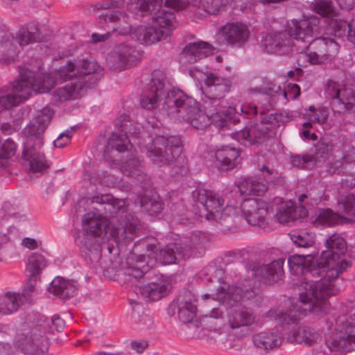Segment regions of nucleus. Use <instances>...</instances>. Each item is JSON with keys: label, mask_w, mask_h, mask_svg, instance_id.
Masks as SVG:
<instances>
[{"label": "nucleus", "mask_w": 355, "mask_h": 355, "mask_svg": "<svg viewBox=\"0 0 355 355\" xmlns=\"http://www.w3.org/2000/svg\"><path fill=\"white\" fill-rule=\"evenodd\" d=\"M121 117L123 122L121 123L119 119H117L116 130L107 141L104 157L116 163L123 174L141 181L144 177L141 162L137 157L135 150H132V146L127 132L129 116L124 115Z\"/></svg>", "instance_id": "obj_9"}, {"label": "nucleus", "mask_w": 355, "mask_h": 355, "mask_svg": "<svg viewBox=\"0 0 355 355\" xmlns=\"http://www.w3.org/2000/svg\"><path fill=\"white\" fill-rule=\"evenodd\" d=\"M178 92H182L173 87V83L166 77L161 70H154L152 73L151 80L148 84V88L144 91L140 96L139 105L141 107L148 112L157 114L165 112L170 118L179 121H182L183 113L177 110V114H173L174 103L173 99Z\"/></svg>", "instance_id": "obj_11"}, {"label": "nucleus", "mask_w": 355, "mask_h": 355, "mask_svg": "<svg viewBox=\"0 0 355 355\" xmlns=\"http://www.w3.org/2000/svg\"><path fill=\"white\" fill-rule=\"evenodd\" d=\"M345 218L333 211L331 209H319L312 223L318 227H331L343 224Z\"/></svg>", "instance_id": "obj_36"}, {"label": "nucleus", "mask_w": 355, "mask_h": 355, "mask_svg": "<svg viewBox=\"0 0 355 355\" xmlns=\"http://www.w3.org/2000/svg\"><path fill=\"white\" fill-rule=\"evenodd\" d=\"M231 0H192V5L196 8L193 21L196 23L209 15H218L225 10Z\"/></svg>", "instance_id": "obj_30"}, {"label": "nucleus", "mask_w": 355, "mask_h": 355, "mask_svg": "<svg viewBox=\"0 0 355 355\" xmlns=\"http://www.w3.org/2000/svg\"><path fill=\"white\" fill-rule=\"evenodd\" d=\"M94 198L93 202L105 204L106 213L112 215L109 221L102 214L91 211L86 213L82 218L83 232L80 233L76 239L81 252L85 254L91 261H98L101 256L102 245L107 241H113L119 248L123 243L130 242L136 236L137 223L133 218L130 220L127 215L117 211L116 208L108 205L112 204L116 198L108 196Z\"/></svg>", "instance_id": "obj_5"}, {"label": "nucleus", "mask_w": 355, "mask_h": 355, "mask_svg": "<svg viewBox=\"0 0 355 355\" xmlns=\"http://www.w3.org/2000/svg\"><path fill=\"white\" fill-rule=\"evenodd\" d=\"M147 250L149 252L148 254L137 259L135 263H132L133 259L130 257L127 259L126 266L122 265V269L126 275L132 276L135 278L141 277L144 273L157 263L172 264L191 255L187 245L177 243H169L162 248L159 243H148Z\"/></svg>", "instance_id": "obj_12"}, {"label": "nucleus", "mask_w": 355, "mask_h": 355, "mask_svg": "<svg viewBox=\"0 0 355 355\" xmlns=\"http://www.w3.org/2000/svg\"><path fill=\"white\" fill-rule=\"evenodd\" d=\"M124 1H111L110 3L104 4L102 7L104 9H107L110 8H119L121 6L123 5Z\"/></svg>", "instance_id": "obj_61"}, {"label": "nucleus", "mask_w": 355, "mask_h": 355, "mask_svg": "<svg viewBox=\"0 0 355 355\" xmlns=\"http://www.w3.org/2000/svg\"><path fill=\"white\" fill-rule=\"evenodd\" d=\"M274 205L276 206V214H273L272 216H275L282 224H288L290 222L301 220L308 215V211L305 207L302 205L297 207L293 202L284 201L279 197L275 198L270 205L272 209Z\"/></svg>", "instance_id": "obj_23"}, {"label": "nucleus", "mask_w": 355, "mask_h": 355, "mask_svg": "<svg viewBox=\"0 0 355 355\" xmlns=\"http://www.w3.org/2000/svg\"><path fill=\"white\" fill-rule=\"evenodd\" d=\"M190 76L200 83L204 82L206 91L202 93L210 99V103L205 107L206 113L202 112L197 101L183 92H178L171 113L177 114V110L183 113L182 121L187 122L196 130H204L209 123L218 128L226 126L229 122L236 123L240 121L237 109L228 106L221 98L227 94L231 88L232 80L230 78H221L214 73L203 71L198 68H192L189 71ZM201 90L202 89L201 88Z\"/></svg>", "instance_id": "obj_3"}, {"label": "nucleus", "mask_w": 355, "mask_h": 355, "mask_svg": "<svg viewBox=\"0 0 355 355\" xmlns=\"http://www.w3.org/2000/svg\"><path fill=\"white\" fill-rule=\"evenodd\" d=\"M347 148L344 152L340 150V146L320 141L315 145V157L329 159L326 169L330 175L340 174L347 170L349 165L355 162V148Z\"/></svg>", "instance_id": "obj_17"}, {"label": "nucleus", "mask_w": 355, "mask_h": 355, "mask_svg": "<svg viewBox=\"0 0 355 355\" xmlns=\"http://www.w3.org/2000/svg\"><path fill=\"white\" fill-rule=\"evenodd\" d=\"M112 206L113 208H116L117 211H121L124 214L127 215V218L130 220L134 219L135 222L137 220L131 216V212H137L141 209L147 211L150 215L156 214L161 211L163 209V202L160 198L157 196H152L151 198H148L146 196L139 195L138 196L137 201L130 202L123 199H115L113 200L112 204L108 205V207ZM138 227V224H137ZM139 230V227L136 231V234Z\"/></svg>", "instance_id": "obj_20"}, {"label": "nucleus", "mask_w": 355, "mask_h": 355, "mask_svg": "<svg viewBox=\"0 0 355 355\" xmlns=\"http://www.w3.org/2000/svg\"><path fill=\"white\" fill-rule=\"evenodd\" d=\"M193 198L203 208V215L206 220L211 223H221L228 217L234 216L236 213V200H230L223 207L225 200L219 193L199 188L193 191ZM200 217L202 216L200 214Z\"/></svg>", "instance_id": "obj_14"}, {"label": "nucleus", "mask_w": 355, "mask_h": 355, "mask_svg": "<svg viewBox=\"0 0 355 355\" xmlns=\"http://www.w3.org/2000/svg\"><path fill=\"white\" fill-rule=\"evenodd\" d=\"M224 270L221 268L214 270V275L207 279L214 284L216 293H207L202 295V299L205 300L212 299L214 300L226 302L230 306L228 310L229 323L232 329L247 327L253 324L254 317L248 309H237L236 303L252 299L255 293L253 290H245L239 286H230L223 280Z\"/></svg>", "instance_id": "obj_8"}, {"label": "nucleus", "mask_w": 355, "mask_h": 355, "mask_svg": "<svg viewBox=\"0 0 355 355\" xmlns=\"http://www.w3.org/2000/svg\"><path fill=\"white\" fill-rule=\"evenodd\" d=\"M284 259H278L269 264L260 266L254 272L256 276H260L268 282H275L283 273Z\"/></svg>", "instance_id": "obj_35"}, {"label": "nucleus", "mask_w": 355, "mask_h": 355, "mask_svg": "<svg viewBox=\"0 0 355 355\" xmlns=\"http://www.w3.org/2000/svg\"><path fill=\"white\" fill-rule=\"evenodd\" d=\"M336 3L338 4L341 9L345 10H351L354 7V0H336Z\"/></svg>", "instance_id": "obj_59"}, {"label": "nucleus", "mask_w": 355, "mask_h": 355, "mask_svg": "<svg viewBox=\"0 0 355 355\" xmlns=\"http://www.w3.org/2000/svg\"><path fill=\"white\" fill-rule=\"evenodd\" d=\"M339 210L349 218H355V196L347 194L338 200Z\"/></svg>", "instance_id": "obj_44"}, {"label": "nucleus", "mask_w": 355, "mask_h": 355, "mask_svg": "<svg viewBox=\"0 0 355 355\" xmlns=\"http://www.w3.org/2000/svg\"><path fill=\"white\" fill-rule=\"evenodd\" d=\"M214 48L207 42L196 41L187 44L183 49L180 60L182 63L194 62L212 53Z\"/></svg>", "instance_id": "obj_29"}, {"label": "nucleus", "mask_w": 355, "mask_h": 355, "mask_svg": "<svg viewBox=\"0 0 355 355\" xmlns=\"http://www.w3.org/2000/svg\"><path fill=\"white\" fill-rule=\"evenodd\" d=\"M261 48L264 52L279 55L288 53L291 49L290 41L282 32L267 33L263 37Z\"/></svg>", "instance_id": "obj_28"}, {"label": "nucleus", "mask_w": 355, "mask_h": 355, "mask_svg": "<svg viewBox=\"0 0 355 355\" xmlns=\"http://www.w3.org/2000/svg\"><path fill=\"white\" fill-rule=\"evenodd\" d=\"M98 68L99 65L94 60L79 58L67 61L58 70L49 74H39L28 67H22L19 69V78L11 85L10 93L0 98V107L9 109L26 100L33 92H49L58 80H70L71 82L54 92V101L62 102L77 98L87 86L85 76L96 72Z\"/></svg>", "instance_id": "obj_2"}, {"label": "nucleus", "mask_w": 355, "mask_h": 355, "mask_svg": "<svg viewBox=\"0 0 355 355\" xmlns=\"http://www.w3.org/2000/svg\"><path fill=\"white\" fill-rule=\"evenodd\" d=\"M138 59V53L133 47L121 44L109 54L106 61L112 69L122 71L135 64Z\"/></svg>", "instance_id": "obj_24"}, {"label": "nucleus", "mask_w": 355, "mask_h": 355, "mask_svg": "<svg viewBox=\"0 0 355 355\" xmlns=\"http://www.w3.org/2000/svg\"><path fill=\"white\" fill-rule=\"evenodd\" d=\"M39 26L32 22L21 27L16 33V39L7 32L0 31V64H9L19 57V46H26L43 40Z\"/></svg>", "instance_id": "obj_13"}, {"label": "nucleus", "mask_w": 355, "mask_h": 355, "mask_svg": "<svg viewBox=\"0 0 355 355\" xmlns=\"http://www.w3.org/2000/svg\"><path fill=\"white\" fill-rule=\"evenodd\" d=\"M254 345L263 349H271L281 345L283 337L282 334L274 331H261L255 334L252 338Z\"/></svg>", "instance_id": "obj_32"}, {"label": "nucleus", "mask_w": 355, "mask_h": 355, "mask_svg": "<svg viewBox=\"0 0 355 355\" xmlns=\"http://www.w3.org/2000/svg\"><path fill=\"white\" fill-rule=\"evenodd\" d=\"M310 113L308 116V121L303 123L304 128H313V125H319L324 130L329 127L328 123L329 111L323 107H315L311 105L309 108Z\"/></svg>", "instance_id": "obj_39"}, {"label": "nucleus", "mask_w": 355, "mask_h": 355, "mask_svg": "<svg viewBox=\"0 0 355 355\" xmlns=\"http://www.w3.org/2000/svg\"><path fill=\"white\" fill-rule=\"evenodd\" d=\"M146 150L147 156L153 164L162 166L173 161L179 163L182 144L178 137L159 135L147 145Z\"/></svg>", "instance_id": "obj_16"}, {"label": "nucleus", "mask_w": 355, "mask_h": 355, "mask_svg": "<svg viewBox=\"0 0 355 355\" xmlns=\"http://www.w3.org/2000/svg\"><path fill=\"white\" fill-rule=\"evenodd\" d=\"M27 282L24 287V295H28L31 292H33L37 286V282L40 278L38 275L32 276L31 274H27Z\"/></svg>", "instance_id": "obj_48"}, {"label": "nucleus", "mask_w": 355, "mask_h": 355, "mask_svg": "<svg viewBox=\"0 0 355 355\" xmlns=\"http://www.w3.org/2000/svg\"><path fill=\"white\" fill-rule=\"evenodd\" d=\"M209 155L216 168L226 171L236 166L240 151L232 145H218L209 151Z\"/></svg>", "instance_id": "obj_25"}, {"label": "nucleus", "mask_w": 355, "mask_h": 355, "mask_svg": "<svg viewBox=\"0 0 355 355\" xmlns=\"http://www.w3.org/2000/svg\"><path fill=\"white\" fill-rule=\"evenodd\" d=\"M291 239L298 247L309 248L315 243V234L306 230H293L289 234Z\"/></svg>", "instance_id": "obj_41"}, {"label": "nucleus", "mask_w": 355, "mask_h": 355, "mask_svg": "<svg viewBox=\"0 0 355 355\" xmlns=\"http://www.w3.org/2000/svg\"><path fill=\"white\" fill-rule=\"evenodd\" d=\"M327 303L328 307L325 311L322 304H318L322 311V312L319 311V314H315L312 311L307 309L300 318L292 321L291 320L293 318L292 315L296 314L297 316L299 313L297 311H301L302 308L307 306L300 302L299 300L294 304L291 298H287L281 305L270 309L268 313V317L277 320L284 325L297 322L306 315L307 312H310L317 317L324 316L326 329L323 328L322 331H315L311 327H300L293 334L292 338H288V340L291 342L311 345L321 338L322 333L324 332L329 335L326 338V344L329 351L335 353L334 355L353 350L355 347V313L349 316L347 315L337 316L327 301Z\"/></svg>", "instance_id": "obj_4"}, {"label": "nucleus", "mask_w": 355, "mask_h": 355, "mask_svg": "<svg viewBox=\"0 0 355 355\" xmlns=\"http://www.w3.org/2000/svg\"><path fill=\"white\" fill-rule=\"evenodd\" d=\"M121 17H123L121 12L119 10H112L101 15L99 16V20L105 21L108 20L109 21L112 22L116 20H120Z\"/></svg>", "instance_id": "obj_49"}, {"label": "nucleus", "mask_w": 355, "mask_h": 355, "mask_svg": "<svg viewBox=\"0 0 355 355\" xmlns=\"http://www.w3.org/2000/svg\"><path fill=\"white\" fill-rule=\"evenodd\" d=\"M237 188L240 192V197L236 201L240 205H236L237 211L234 216L241 215L248 224L265 228L268 224V219L273 215L272 206L262 199L244 198V196H261L267 191V184L248 177L238 182Z\"/></svg>", "instance_id": "obj_10"}, {"label": "nucleus", "mask_w": 355, "mask_h": 355, "mask_svg": "<svg viewBox=\"0 0 355 355\" xmlns=\"http://www.w3.org/2000/svg\"><path fill=\"white\" fill-rule=\"evenodd\" d=\"M42 146H37L34 140L25 139L22 150V158L28 162L29 169L33 173H42L49 167V164L44 155L39 150Z\"/></svg>", "instance_id": "obj_26"}, {"label": "nucleus", "mask_w": 355, "mask_h": 355, "mask_svg": "<svg viewBox=\"0 0 355 355\" xmlns=\"http://www.w3.org/2000/svg\"><path fill=\"white\" fill-rule=\"evenodd\" d=\"M239 110L242 114L248 117L254 116L258 112V107L257 106L248 103H245L239 107Z\"/></svg>", "instance_id": "obj_51"}, {"label": "nucleus", "mask_w": 355, "mask_h": 355, "mask_svg": "<svg viewBox=\"0 0 355 355\" xmlns=\"http://www.w3.org/2000/svg\"><path fill=\"white\" fill-rule=\"evenodd\" d=\"M218 33L227 46L241 49L250 39V29L248 23L241 20H233L221 26Z\"/></svg>", "instance_id": "obj_21"}, {"label": "nucleus", "mask_w": 355, "mask_h": 355, "mask_svg": "<svg viewBox=\"0 0 355 355\" xmlns=\"http://www.w3.org/2000/svg\"><path fill=\"white\" fill-rule=\"evenodd\" d=\"M282 92L283 87L272 81L263 82L260 86H256L249 89L250 94L270 97L275 103H280L279 95Z\"/></svg>", "instance_id": "obj_38"}, {"label": "nucleus", "mask_w": 355, "mask_h": 355, "mask_svg": "<svg viewBox=\"0 0 355 355\" xmlns=\"http://www.w3.org/2000/svg\"><path fill=\"white\" fill-rule=\"evenodd\" d=\"M132 321L137 325V327L141 330H146L150 328L153 321L149 315L146 313L144 305L139 302H134L132 304Z\"/></svg>", "instance_id": "obj_40"}, {"label": "nucleus", "mask_w": 355, "mask_h": 355, "mask_svg": "<svg viewBox=\"0 0 355 355\" xmlns=\"http://www.w3.org/2000/svg\"><path fill=\"white\" fill-rule=\"evenodd\" d=\"M76 289V283L74 281L65 279L61 277L54 278L50 286L51 292L62 299L72 297Z\"/></svg>", "instance_id": "obj_33"}, {"label": "nucleus", "mask_w": 355, "mask_h": 355, "mask_svg": "<svg viewBox=\"0 0 355 355\" xmlns=\"http://www.w3.org/2000/svg\"><path fill=\"white\" fill-rule=\"evenodd\" d=\"M325 97L331 100L334 112H355V90L332 80L327 83Z\"/></svg>", "instance_id": "obj_19"}, {"label": "nucleus", "mask_w": 355, "mask_h": 355, "mask_svg": "<svg viewBox=\"0 0 355 355\" xmlns=\"http://www.w3.org/2000/svg\"><path fill=\"white\" fill-rule=\"evenodd\" d=\"M259 171L261 172L266 183L275 182L279 177V173L277 171L270 168L266 165L262 166Z\"/></svg>", "instance_id": "obj_47"}, {"label": "nucleus", "mask_w": 355, "mask_h": 355, "mask_svg": "<svg viewBox=\"0 0 355 355\" xmlns=\"http://www.w3.org/2000/svg\"><path fill=\"white\" fill-rule=\"evenodd\" d=\"M17 345L25 354L40 355L47 350L48 341L45 336H41L38 338L35 336L18 340Z\"/></svg>", "instance_id": "obj_34"}, {"label": "nucleus", "mask_w": 355, "mask_h": 355, "mask_svg": "<svg viewBox=\"0 0 355 355\" xmlns=\"http://www.w3.org/2000/svg\"><path fill=\"white\" fill-rule=\"evenodd\" d=\"M131 347L137 353H142L148 347V344L146 340H135L131 342Z\"/></svg>", "instance_id": "obj_53"}, {"label": "nucleus", "mask_w": 355, "mask_h": 355, "mask_svg": "<svg viewBox=\"0 0 355 355\" xmlns=\"http://www.w3.org/2000/svg\"><path fill=\"white\" fill-rule=\"evenodd\" d=\"M41 241L33 238L26 237L21 241V245L30 250H35L40 247Z\"/></svg>", "instance_id": "obj_52"}, {"label": "nucleus", "mask_w": 355, "mask_h": 355, "mask_svg": "<svg viewBox=\"0 0 355 355\" xmlns=\"http://www.w3.org/2000/svg\"><path fill=\"white\" fill-rule=\"evenodd\" d=\"M343 184L347 187H352L355 186V177H348L345 180H342Z\"/></svg>", "instance_id": "obj_63"}, {"label": "nucleus", "mask_w": 355, "mask_h": 355, "mask_svg": "<svg viewBox=\"0 0 355 355\" xmlns=\"http://www.w3.org/2000/svg\"><path fill=\"white\" fill-rule=\"evenodd\" d=\"M17 144L11 139L0 140V166H6L15 156Z\"/></svg>", "instance_id": "obj_42"}, {"label": "nucleus", "mask_w": 355, "mask_h": 355, "mask_svg": "<svg viewBox=\"0 0 355 355\" xmlns=\"http://www.w3.org/2000/svg\"><path fill=\"white\" fill-rule=\"evenodd\" d=\"M46 263L43 255L33 253L28 258L26 272L31 275H40L42 270L46 267Z\"/></svg>", "instance_id": "obj_43"}, {"label": "nucleus", "mask_w": 355, "mask_h": 355, "mask_svg": "<svg viewBox=\"0 0 355 355\" xmlns=\"http://www.w3.org/2000/svg\"><path fill=\"white\" fill-rule=\"evenodd\" d=\"M74 133V128L71 127L63 132L60 133L57 139L53 141V144L55 148H63L71 141V139Z\"/></svg>", "instance_id": "obj_46"}, {"label": "nucleus", "mask_w": 355, "mask_h": 355, "mask_svg": "<svg viewBox=\"0 0 355 355\" xmlns=\"http://www.w3.org/2000/svg\"><path fill=\"white\" fill-rule=\"evenodd\" d=\"M303 128L304 130L300 132V137L302 139L311 141L317 140V135L314 132H311L309 130V128Z\"/></svg>", "instance_id": "obj_58"}, {"label": "nucleus", "mask_w": 355, "mask_h": 355, "mask_svg": "<svg viewBox=\"0 0 355 355\" xmlns=\"http://www.w3.org/2000/svg\"><path fill=\"white\" fill-rule=\"evenodd\" d=\"M302 76V70L299 68L295 69V71H289L287 73V76L289 78H293L296 79L297 80H299L300 77Z\"/></svg>", "instance_id": "obj_62"}, {"label": "nucleus", "mask_w": 355, "mask_h": 355, "mask_svg": "<svg viewBox=\"0 0 355 355\" xmlns=\"http://www.w3.org/2000/svg\"><path fill=\"white\" fill-rule=\"evenodd\" d=\"M320 22V18L315 15H304L300 19H293L286 23L285 31L290 37L309 43L306 50L298 54L297 62L300 67L326 64L339 51L340 46L334 39L318 37L322 32Z\"/></svg>", "instance_id": "obj_6"}, {"label": "nucleus", "mask_w": 355, "mask_h": 355, "mask_svg": "<svg viewBox=\"0 0 355 355\" xmlns=\"http://www.w3.org/2000/svg\"><path fill=\"white\" fill-rule=\"evenodd\" d=\"M326 250L315 259L312 254H293L288 259L290 271L294 275L310 273L312 276H320L319 281H304L298 286L299 301L306 308L298 310L297 316L292 315V321L300 318L307 309L315 314L322 312L319 304L325 309L328 307L327 297L334 295L338 289L334 284L340 274L351 266L345 259L347 243L338 234L330 235L324 243Z\"/></svg>", "instance_id": "obj_1"}, {"label": "nucleus", "mask_w": 355, "mask_h": 355, "mask_svg": "<svg viewBox=\"0 0 355 355\" xmlns=\"http://www.w3.org/2000/svg\"><path fill=\"white\" fill-rule=\"evenodd\" d=\"M348 33L347 40L349 42L355 44V18L352 19L347 24Z\"/></svg>", "instance_id": "obj_55"}, {"label": "nucleus", "mask_w": 355, "mask_h": 355, "mask_svg": "<svg viewBox=\"0 0 355 355\" xmlns=\"http://www.w3.org/2000/svg\"><path fill=\"white\" fill-rule=\"evenodd\" d=\"M53 114L51 109L47 106L37 111L34 121L28 125L23 131L25 139L34 140L37 146H42L43 133L48 126Z\"/></svg>", "instance_id": "obj_22"}, {"label": "nucleus", "mask_w": 355, "mask_h": 355, "mask_svg": "<svg viewBox=\"0 0 355 355\" xmlns=\"http://www.w3.org/2000/svg\"><path fill=\"white\" fill-rule=\"evenodd\" d=\"M309 8L325 19L327 29L335 36H345L347 22L340 17V10L332 0H313L310 3Z\"/></svg>", "instance_id": "obj_18"}, {"label": "nucleus", "mask_w": 355, "mask_h": 355, "mask_svg": "<svg viewBox=\"0 0 355 355\" xmlns=\"http://www.w3.org/2000/svg\"><path fill=\"white\" fill-rule=\"evenodd\" d=\"M171 288V284L169 280L162 277L156 282L141 286L139 291L144 297L155 301L166 295Z\"/></svg>", "instance_id": "obj_31"}, {"label": "nucleus", "mask_w": 355, "mask_h": 355, "mask_svg": "<svg viewBox=\"0 0 355 355\" xmlns=\"http://www.w3.org/2000/svg\"><path fill=\"white\" fill-rule=\"evenodd\" d=\"M51 323L53 325V327L57 331H61L64 329L65 322L64 320H62L60 317L58 315H54L51 318Z\"/></svg>", "instance_id": "obj_56"}, {"label": "nucleus", "mask_w": 355, "mask_h": 355, "mask_svg": "<svg viewBox=\"0 0 355 355\" xmlns=\"http://www.w3.org/2000/svg\"><path fill=\"white\" fill-rule=\"evenodd\" d=\"M17 232V229L14 227H11L8 230V234L0 231V245L8 243L10 240V234H15Z\"/></svg>", "instance_id": "obj_57"}, {"label": "nucleus", "mask_w": 355, "mask_h": 355, "mask_svg": "<svg viewBox=\"0 0 355 355\" xmlns=\"http://www.w3.org/2000/svg\"><path fill=\"white\" fill-rule=\"evenodd\" d=\"M291 118V116L285 111L268 114L260 118V123L233 132L232 138L245 146L259 144L268 137L271 128L280 126L288 122Z\"/></svg>", "instance_id": "obj_15"}, {"label": "nucleus", "mask_w": 355, "mask_h": 355, "mask_svg": "<svg viewBox=\"0 0 355 355\" xmlns=\"http://www.w3.org/2000/svg\"><path fill=\"white\" fill-rule=\"evenodd\" d=\"M222 313L223 312L220 311V309H213L211 311H210V318H220L221 315H222Z\"/></svg>", "instance_id": "obj_64"}, {"label": "nucleus", "mask_w": 355, "mask_h": 355, "mask_svg": "<svg viewBox=\"0 0 355 355\" xmlns=\"http://www.w3.org/2000/svg\"><path fill=\"white\" fill-rule=\"evenodd\" d=\"M21 295L19 293L8 291L0 293V313L4 315L17 311L21 304Z\"/></svg>", "instance_id": "obj_37"}, {"label": "nucleus", "mask_w": 355, "mask_h": 355, "mask_svg": "<svg viewBox=\"0 0 355 355\" xmlns=\"http://www.w3.org/2000/svg\"><path fill=\"white\" fill-rule=\"evenodd\" d=\"M300 94V88L297 84H289L287 87H283V92L279 95L280 103L285 104L291 100L295 99Z\"/></svg>", "instance_id": "obj_45"}, {"label": "nucleus", "mask_w": 355, "mask_h": 355, "mask_svg": "<svg viewBox=\"0 0 355 355\" xmlns=\"http://www.w3.org/2000/svg\"><path fill=\"white\" fill-rule=\"evenodd\" d=\"M136 8L141 15H152L148 21L130 28V37L140 44L150 45L166 39L177 26L174 13L162 8V0H137Z\"/></svg>", "instance_id": "obj_7"}, {"label": "nucleus", "mask_w": 355, "mask_h": 355, "mask_svg": "<svg viewBox=\"0 0 355 355\" xmlns=\"http://www.w3.org/2000/svg\"><path fill=\"white\" fill-rule=\"evenodd\" d=\"M178 315L184 323L192 322L197 316V295L195 292L184 290L177 298Z\"/></svg>", "instance_id": "obj_27"}, {"label": "nucleus", "mask_w": 355, "mask_h": 355, "mask_svg": "<svg viewBox=\"0 0 355 355\" xmlns=\"http://www.w3.org/2000/svg\"><path fill=\"white\" fill-rule=\"evenodd\" d=\"M110 36L109 33L105 34H98V33H93L92 35V40L94 42H98L101 41H105L107 40Z\"/></svg>", "instance_id": "obj_60"}, {"label": "nucleus", "mask_w": 355, "mask_h": 355, "mask_svg": "<svg viewBox=\"0 0 355 355\" xmlns=\"http://www.w3.org/2000/svg\"><path fill=\"white\" fill-rule=\"evenodd\" d=\"M189 2L188 0H166L165 6L174 10H182L186 8Z\"/></svg>", "instance_id": "obj_50"}, {"label": "nucleus", "mask_w": 355, "mask_h": 355, "mask_svg": "<svg viewBox=\"0 0 355 355\" xmlns=\"http://www.w3.org/2000/svg\"><path fill=\"white\" fill-rule=\"evenodd\" d=\"M292 164L298 168H306L307 164V159L304 156L294 155L291 157Z\"/></svg>", "instance_id": "obj_54"}]
</instances>
